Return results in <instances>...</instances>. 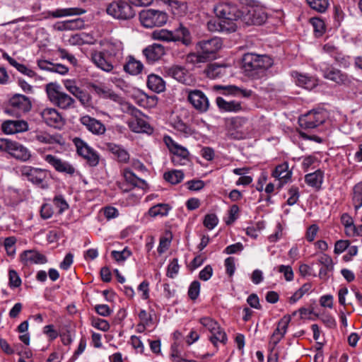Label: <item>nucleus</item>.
<instances>
[{"label":"nucleus","instance_id":"nucleus-18","mask_svg":"<svg viewBox=\"0 0 362 362\" xmlns=\"http://www.w3.org/2000/svg\"><path fill=\"white\" fill-rule=\"evenodd\" d=\"M14 158L25 162L28 160L31 154L30 151L17 141L10 140L7 152Z\"/></svg>","mask_w":362,"mask_h":362},{"label":"nucleus","instance_id":"nucleus-26","mask_svg":"<svg viewBox=\"0 0 362 362\" xmlns=\"http://www.w3.org/2000/svg\"><path fill=\"white\" fill-rule=\"evenodd\" d=\"M80 120L81 124L93 134H101L105 131V127L103 124H102L99 120H97L88 115L82 117Z\"/></svg>","mask_w":362,"mask_h":362},{"label":"nucleus","instance_id":"nucleus-12","mask_svg":"<svg viewBox=\"0 0 362 362\" xmlns=\"http://www.w3.org/2000/svg\"><path fill=\"white\" fill-rule=\"evenodd\" d=\"M74 143L77 153L86 160L90 166H96L99 163V156L88 144L80 138H75Z\"/></svg>","mask_w":362,"mask_h":362},{"label":"nucleus","instance_id":"nucleus-15","mask_svg":"<svg viewBox=\"0 0 362 362\" xmlns=\"http://www.w3.org/2000/svg\"><path fill=\"white\" fill-rule=\"evenodd\" d=\"M43 122L51 127L61 129L65 124V119L54 108H45L40 112Z\"/></svg>","mask_w":362,"mask_h":362},{"label":"nucleus","instance_id":"nucleus-64","mask_svg":"<svg viewBox=\"0 0 362 362\" xmlns=\"http://www.w3.org/2000/svg\"><path fill=\"white\" fill-rule=\"evenodd\" d=\"M288 193L289 194V197L287 200V204L292 206V205L295 204L298 200V198H299L298 188L297 187L292 186L289 189Z\"/></svg>","mask_w":362,"mask_h":362},{"label":"nucleus","instance_id":"nucleus-6","mask_svg":"<svg viewBox=\"0 0 362 362\" xmlns=\"http://www.w3.org/2000/svg\"><path fill=\"white\" fill-rule=\"evenodd\" d=\"M199 323L211 334L210 341L217 346L218 342L226 344L228 340L225 331L221 327L218 322L210 317H202L199 320Z\"/></svg>","mask_w":362,"mask_h":362},{"label":"nucleus","instance_id":"nucleus-24","mask_svg":"<svg viewBox=\"0 0 362 362\" xmlns=\"http://www.w3.org/2000/svg\"><path fill=\"white\" fill-rule=\"evenodd\" d=\"M21 260L25 265H28V264H42L47 262L46 256L35 250L23 252L21 255Z\"/></svg>","mask_w":362,"mask_h":362},{"label":"nucleus","instance_id":"nucleus-16","mask_svg":"<svg viewBox=\"0 0 362 362\" xmlns=\"http://www.w3.org/2000/svg\"><path fill=\"white\" fill-rule=\"evenodd\" d=\"M163 141L173 154L172 162L175 164H180V158L187 159L189 155V151L184 146L177 144L170 136H165Z\"/></svg>","mask_w":362,"mask_h":362},{"label":"nucleus","instance_id":"nucleus-34","mask_svg":"<svg viewBox=\"0 0 362 362\" xmlns=\"http://www.w3.org/2000/svg\"><path fill=\"white\" fill-rule=\"evenodd\" d=\"M291 172L288 170L287 163L278 165L272 173V176L278 178L283 183H286L291 177Z\"/></svg>","mask_w":362,"mask_h":362},{"label":"nucleus","instance_id":"nucleus-5","mask_svg":"<svg viewBox=\"0 0 362 362\" xmlns=\"http://www.w3.org/2000/svg\"><path fill=\"white\" fill-rule=\"evenodd\" d=\"M45 90L50 102L64 110L73 107L75 100L68 94L61 90V86L57 83H49L45 86Z\"/></svg>","mask_w":362,"mask_h":362},{"label":"nucleus","instance_id":"nucleus-48","mask_svg":"<svg viewBox=\"0 0 362 362\" xmlns=\"http://www.w3.org/2000/svg\"><path fill=\"white\" fill-rule=\"evenodd\" d=\"M310 23L313 27L315 36L321 37L325 32V22L319 18H312Z\"/></svg>","mask_w":362,"mask_h":362},{"label":"nucleus","instance_id":"nucleus-9","mask_svg":"<svg viewBox=\"0 0 362 362\" xmlns=\"http://www.w3.org/2000/svg\"><path fill=\"white\" fill-rule=\"evenodd\" d=\"M221 46L222 40L221 38L212 37L199 41L196 44L195 49L200 52L208 62L216 58V53L221 48Z\"/></svg>","mask_w":362,"mask_h":362},{"label":"nucleus","instance_id":"nucleus-21","mask_svg":"<svg viewBox=\"0 0 362 362\" xmlns=\"http://www.w3.org/2000/svg\"><path fill=\"white\" fill-rule=\"evenodd\" d=\"M28 129V124L25 120H6L1 124V130L6 134L23 132Z\"/></svg>","mask_w":362,"mask_h":362},{"label":"nucleus","instance_id":"nucleus-3","mask_svg":"<svg viewBox=\"0 0 362 362\" xmlns=\"http://www.w3.org/2000/svg\"><path fill=\"white\" fill-rule=\"evenodd\" d=\"M151 37L154 40L164 42H180L185 46H189L192 42L190 31L182 24H180V25L173 30L164 28L155 30L151 33Z\"/></svg>","mask_w":362,"mask_h":362},{"label":"nucleus","instance_id":"nucleus-52","mask_svg":"<svg viewBox=\"0 0 362 362\" xmlns=\"http://www.w3.org/2000/svg\"><path fill=\"white\" fill-rule=\"evenodd\" d=\"M16 240H17L14 236H10L5 238L4 245L8 256H13L15 254V245L16 243Z\"/></svg>","mask_w":362,"mask_h":362},{"label":"nucleus","instance_id":"nucleus-31","mask_svg":"<svg viewBox=\"0 0 362 362\" xmlns=\"http://www.w3.org/2000/svg\"><path fill=\"white\" fill-rule=\"evenodd\" d=\"M218 108L225 112H239L242 110L241 103L235 100L226 101L221 97L216 98Z\"/></svg>","mask_w":362,"mask_h":362},{"label":"nucleus","instance_id":"nucleus-54","mask_svg":"<svg viewBox=\"0 0 362 362\" xmlns=\"http://www.w3.org/2000/svg\"><path fill=\"white\" fill-rule=\"evenodd\" d=\"M218 223V219L216 214H209L204 216L203 221L204 226L209 230L214 228Z\"/></svg>","mask_w":362,"mask_h":362},{"label":"nucleus","instance_id":"nucleus-61","mask_svg":"<svg viewBox=\"0 0 362 362\" xmlns=\"http://www.w3.org/2000/svg\"><path fill=\"white\" fill-rule=\"evenodd\" d=\"M40 217L44 219L50 218L54 214V209L50 204H43L40 208Z\"/></svg>","mask_w":362,"mask_h":362},{"label":"nucleus","instance_id":"nucleus-13","mask_svg":"<svg viewBox=\"0 0 362 362\" xmlns=\"http://www.w3.org/2000/svg\"><path fill=\"white\" fill-rule=\"evenodd\" d=\"M187 100L199 112H206L209 108V101L206 95L200 90L187 91Z\"/></svg>","mask_w":362,"mask_h":362},{"label":"nucleus","instance_id":"nucleus-10","mask_svg":"<svg viewBox=\"0 0 362 362\" xmlns=\"http://www.w3.org/2000/svg\"><path fill=\"white\" fill-rule=\"evenodd\" d=\"M323 76L326 79L335 82L338 85L351 87L356 79L348 75L346 73L342 72L333 66H327L322 69Z\"/></svg>","mask_w":362,"mask_h":362},{"label":"nucleus","instance_id":"nucleus-27","mask_svg":"<svg viewBox=\"0 0 362 362\" xmlns=\"http://www.w3.org/2000/svg\"><path fill=\"white\" fill-rule=\"evenodd\" d=\"M213 89L215 90H222L223 94H230L233 95H241L245 98H250L252 91L251 90L243 89L235 86H221L216 85L214 86Z\"/></svg>","mask_w":362,"mask_h":362},{"label":"nucleus","instance_id":"nucleus-23","mask_svg":"<svg viewBox=\"0 0 362 362\" xmlns=\"http://www.w3.org/2000/svg\"><path fill=\"white\" fill-rule=\"evenodd\" d=\"M127 124L129 129L135 133H146L150 135L153 132V129L148 122L140 116L133 117L131 120H128Z\"/></svg>","mask_w":362,"mask_h":362},{"label":"nucleus","instance_id":"nucleus-39","mask_svg":"<svg viewBox=\"0 0 362 362\" xmlns=\"http://www.w3.org/2000/svg\"><path fill=\"white\" fill-rule=\"evenodd\" d=\"M207 29L211 32H222L226 33H233L229 29L224 27V23L223 19H211L207 22Z\"/></svg>","mask_w":362,"mask_h":362},{"label":"nucleus","instance_id":"nucleus-62","mask_svg":"<svg viewBox=\"0 0 362 362\" xmlns=\"http://www.w3.org/2000/svg\"><path fill=\"white\" fill-rule=\"evenodd\" d=\"M200 291V283L197 281H194L189 286L188 290V296L192 300H196Z\"/></svg>","mask_w":362,"mask_h":362},{"label":"nucleus","instance_id":"nucleus-55","mask_svg":"<svg viewBox=\"0 0 362 362\" xmlns=\"http://www.w3.org/2000/svg\"><path fill=\"white\" fill-rule=\"evenodd\" d=\"M333 58L340 66L344 68H348L351 64L350 57L344 54L339 51L334 55Z\"/></svg>","mask_w":362,"mask_h":362},{"label":"nucleus","instance_id":"nucleus-14","mask_svg":"<svg viewBox=\"0 0 362 362\" xmlns=\"http://www.w3.org/2000/svg\"><path fill=\"white\" fill-rule=\"evenodd\" d=\"M165 77H171L183 84H189L192 81L190 75L185 66L177 64L163 67Z\"/></svg>","mask_w":362,"mask_h":362},{"label":"nucleus","instance_id":"nucleus-11","mask_svg":"<svg viewBox=\"0 0 362 362\" xmlns=\"http://www.w3.org/2000/svg\"><path fill=\"white\" fill-rule=\"evenodd\" d=\"M325 121V117L322 112L313 110L302 115L298 119L300 127L304 129H315L322 124Z\"/></svg>","mask_w":362,"mask_h":362},{"label":"nucleus","instance_id":"nucleus-33","mask_svg":"<svg viewBox=\"0 0 362 362\" xmlns=\"http://www.w3.org/2000/svg\"><path fill=\"white\" fill-rule=\"evenodd\" d=\"M292 76L296 78V83L298 86L306 89H312L316 86V81L308 75L302 74L298 72H293Z\"/></svg>","mask_w":362,"mask_h":362},{"label":"nucleus","instance_id":"nucleus-44","mask_svg":"<svg viewBox=\"0 0 362 362\" xmlns=\"http://www.w3.org/2000/svg\"><path fill=\"white\" fill-rule=\"evenodd\" d=\"M83 21L80 18L64 22H59L54 25V28L58 30H64L68 29H76L81 28Z\"/></svg>","mask_w":362,"mask_h":362},{"label":"nucleus","instance_id":"nucleus-46","mask_svg":"<svg viewBox=\"0 0 362 362\" xmlns=\"http://www.w3.org/2000/svg\"><path fill=\"white\" fill-rule=\"evenodd\" d=\"M170 207L166 204H158L151 207L148 210V214L152 217L157 216H166L170 211Z\"/></svg>","mask_w":362,"mask_h":362},{"label":"nucleus","instance_id":"nucleus-41","mask_svg":"<svg viewBox=\"0 0 362 362\" xmlns=\"http://www.w3.org/2000/svg\"><path fill=\"white\" fill-rule=\"evenodd\" d=\"M163 178L172 185H177L183 180L184 173L180 170H172L165 173Z\"/></svg>","mask_w":362,"mask_h":362},{"label":"nucleus","instance_id":"nucleus-30","mask_svg":"<svg viewBox=\"0 0 362 362\" xmlns=\"http://www.w3.org/2000/svg\"><path fill=\"white\" fill-rule=\"evenodd\" d=\"M226 65L214 63L209 64L204 72L208 78L216 79L226 75Z\"/></svg>","mask_w":362,"mask_h":362},{"label":"nucleus","instance_id":"nucleus-36","mask_svg":"<svg viewBox=\"0 0 362 362\" xmlns=\"http://www.w3.org/2000/svg\"><path fill=\"white\" fill-rule=\"evenodd\" d=\"M144 68L142 63L134 57L129 56L127 63L124 65V70L131 75H138Z\"/></svg>","mask_w":362,"mask_h":362},{"label":"nucleus","instance_id":"nucleus-37","mask_svg":"<svg viewBox=\"0 0 362 362\" xmlns=\"http://www.w3.org/2000/svg\"><path fill=\"white\" fill-rule=\"evenodd\" d=\"M323 181V173L317 170L314 173L307 174L305 176V182L310 187L317 189H320Z\"/></svg>","mask_w":362,"mask_h":362},{"label":"nucleus","instance_id":"nucleus-22","mask_svg":"<svg viewBox=\"0 0 362 362\" xmlns=\"http://www.w3.org/2000/svg\"><path fill=\"white\" fill-rule=\"evenodd\" d=\"M135 16L132 6L126 1H118L115 7V18L129 20Z\"/></svg>","mask_w":362,"mask_h":362},{"label":"nucleus","instance_id":"nucleus-60","mask_svg":"<svg viewBox=\"0 0 362 362\" xmlns=\"http://www.w3.org/2000/svg\"><path fill=\"white\" fill-rule=\"evenodd\" d=\"M57 52L62 59H67L70 64L74 66L77 64L78 60L76 58L73 54H70L66 49L59 47Z\"/></svg>","mask_w":362,"mask_h":362},{"label":"nucleus","instance_id":"nucleus-19","mask_svg":"<svg viewBox=\"0 0 362 362\" xmlns=\"http://www.w3.org/2000/svg\"><path fill=\"white\" fill-rule=\"evenodd\" d=\"M93 63L102 70L109 72L113 69L111 54L107 51L95 52L92 54Z\"/></svg>","mask_w":362,"mask_h":362},{"label":"nucleus","instance_id":"nucleus-2","mask_svg":"<svg viewBox=\"0 0 362 362\" xmlns=\"http://www.w3.org/2000/svg\"><path fill=\"white\" fill-rule=\"evenodd\" d=\"M242 62L247 76L259 78L264 76L265 71L272 66L274 60L267 54L247 52L243 55Z\"/></svg>","mask_w":362,"mask_h":362},{"label":"nucleus","instance_id":"nucleus-51","mask_svg":"<svg viewBox=\"0 0 362 362\" xmlns=\"http://www.w3.org/2000/svg\"><path fill=\"white\" fill-rule=\"evenodd\" d=\"M186 62L192 64L206 62V58L199 51L190 52L186 56Z\"/></svg>","mask_w":362,"mask_h":362},{"label":"nucleus","instance_id":"nucleus-38","mask_svg":"<svg viewBox=\"0 0 362 362\" xmlns=\"http://www.w3.org/2000/svg\"><path fill=\"white\" fill-rule=\"evenodd\" d=\"M85 12L86 11L81 8H58L49 12V15L53 18H61L64 16L81 15Z\"/></svg>","mask_w":362,"mask_h":362},{"label":"nucleus","instance_id":"nucleus-45","mask_svg":"<svg viewBox=\"0 0 362 362\" xmlns=\"http://www.w3.org/2000/svg\"><path fill=\"white\" fill-rule=\"evenodd\" d=\"M115 159L119 163H127L130 160V155L121 146L115 145Z\"/></svg>","mask_w":362,"mask_h":362},{"label":"nucleus","instance_id":"nucleus-25","mask_svg":"<svg viewBox=\"0 0 362 362\" xmlns=\"http://www.w3.org/2000/svg\"><path fill=\"white\" fill-rule=\"evenodd\" d=\"M291 318L289 316H284L278 322L277 327L271 337V343L276 346L284 337L286 333Z\"/></svg>","mask_w":362,"mask_h":362},{"label":"nucleus","instance_id":"nucleus-42","mask_svg":"<svg viewBox=\"0 0 362 362\" xmlns=\"http://www.w3.org/2000/svg\"><path fill=\"white\" fill-rule=\"evenodd\" d=\"M352 202L356 211L362 206V181L353 187Z\"/></svg>","mask_w":362,"mask_h":362},{"label":"nucleus","instance_id":"nucleus-56","mask_svg":"<svg viewBox=\"0 0 362 362\" xmlns=\"http://www.w3.org/2000/svg\"><path fill=\"white\" fill-rule=\"evenodd\" d=\"M12 66L15 67L20 73L30 78H35L37 76V74L33 70L23 64L18 63L17 61Z\"/></svg>","mask_w":362,"mask_h":362},{"label":"nucleus","instance_id":"nucleus-49","mask_svg":"<svg viewBox=\"0 0 362 362\" xmlns=\"http://www.w3.org/2000/svg\"><path fill=\"white\" fill-rule=\"evenodd\" d=\"M132 252L129 247L125 246L122 250H115V261L122 263L132 256Z\"/></svg>","mask_w":362,"mask_h":362},{"label":"nucleus","instance_id":"nucleus-57","mask_svg":"<svg viewBox=\"0 0 362 362\" xmlns=\"http://www.w3.org/2000/svg\"><path fill=\"white\" fill-rule=\"evenodd\" d=\"M74 96L81 102L83 105L87 107L90 106L91 97L87 92L79 89L78 91L74 95Z\"/></svg>","mask_w":362,"mask_h":362},{"label":"nucleus","instance_id":"nucleus-29","mask_svg":"<svg viewBox=\"0 0 362 362\" xmlns=\"http://www.w3.org/2000/svg\"><path fill=\"white\" fill-rule=\"evenodd\" d=\"M122 176L126 182L130 184L133 187H139L145 189L148 187V184L144 180L139 178L132 171L127 168L123 170Z\"/></svg>","mask_w":362,"mask_h":362},{"label":"nucleus","instance_id":"nucleus-63","mask_svg":"<svg viewBox=\"0 0 362 362\" xmlns=\"http://www.w3.org/2000/svg\"><path fill=\"white\" fill-rule=\"evenodd\" d=\"M276 269L279 273L284 274L286 281H290L293 279V272L291 266L280 265L276 267Z\"/></svg>","mask_w":362,"mask_h":362},{"label":"nucleus","instance_id":"nucleus-53","mask_svg":"<svg viewBox=\"0 0 362 362\" xmlns=\"http://www.w3.org/2000/svg\"><path fill=\"white\" fill-rule=\"evenodd\" d=\"M179 270L180 265L178 264V259L177 258H174L168 266L166 275L169 278L174 279L178 274Z\"/></svg>","mask_w":362,"mask_h":362},{"label":"nucleus","instance_id":"nucleus-58","mask_svg":"<svg viewBox=\"0 0 362 362\" xmlns=\"http://www.w3.org/2000/svg\"><path fill=\"white\" fill-rule=\"evenodd\" d=\"M53 203L56 207L59 208V214H62L69 208V204L62 195H57L53 199Z\"/></svg>","mask_w":362,"mask_h":362},{"label":"nucleus","instance_id":"nucleus-32","mask_svg":"<svg viewBox=\"0 0 362 362\" xmlns=\"http://www.w3.org/2000/svg\"><path fill=\"white\" fill-rule=\"evenodd\" d=\"M115 103L118 104V108L123 112H126L132 117L141 116V112L129 103L122 100L117 94L115 93Z\"/></svg>","mask_w":362,"mask_h":362},{"label":"nucleus","instance_id":"nucleus-1","mask_svg":"<svg viewBox=\"0 0 362 362\" xmlns=\"http://www.w3.org/2000/svg\"><path fill=\"white\" fill-rule=\"evenodd\" d=\"M214 11L217 18L223 20L224 27L233 33L242 25H261L265 21V16L260 11L233 1L218 3Z\"/></svg>","mask_w":362,"mask_h":362},{"label":"nucleus","instance_id":"nucleus-50","mask_svg":"<svg viewBox=\"0 0 362 362\" xmlns=\"http://www.w3.org/2000/svg\"><path fill=\"white\" fill-rule=\"evenodd\" d=\"M22 284V280L17 273V272L14 269L8 270V285L11 288H18Z\"/></svg>","mask_w":362,"mask_h":362},{"label":"nucleus","instance_id":"nucleus-40","mask_svg":"<svg viewBox=\"0 0 362 362\" xmlns=\"http://www.w3.org/2000/svg\"><path fill=\"white\" fill-rule=\"evenodd\" d=\"M88 87L95 92L98 95L105 98H112L113 96L111 88L103 83H89Z\"/></svg>","mask_w":362,"mask_h":362},{"label":"nucleus","instance_id":"nucleus-20","mask_svg":"<svg viewBox=\"0 0 362 362\" xmlns=\"http://www.w3.org/2000/svg\"><path fill=\"white\" fill-rule=\"evenodd\" d=\"M142 52L146 57V62L149 64H153L161 59L165 54V49L162 45L153 43L144 48Z\"/></svg>","mask_w":362,"mask_h":362},{"label":"nucleus","instance_id":"nucleus-8","mask_svg":"<svg viewBox=\"0 0 362 362\" xmlns=\"http://www.w3.org/2000/svg\"><path fill=\"white\" fill-rule=\"evenodd\" d=\"M31 107L32 103L28 97L22 94H15L9 99L6 112L19 117L29 112Z\"/></svg>","mask_w":362,"mask_h":362},{"label":"nucleus","instance_id":"nucleus-43","mask_svg":"<svg viewBox=\"0 0 362 362\" xmlns=\"http://www.w3.org/2000/svg\"><path fill=\"white\" fill-rule=\"evenodd\" d=\"M172 126L175 130L184 134L185 136H190L194 133V131L179 117L173 122Z\"/></svg>","mask_w":362,"mask_h":362},{"label":"nucleus","instance_id":"nucleus-28","mask_svg":"<svg viewBox=\"0 0 362 362\" xmlns=\"http://www.w3.org/2000/svg\"><path fill=\"white\" fill-rule=\"evenodd\" d=\"M147 86L152 91L160 93L165 90V82L160 76L151 74L148 76Z\"/></svg>","mask_w":362,"mask_h":362},{"label":"nucleus","instance_id":"nucleus-35","mask_svg":"<svg viewBox=\"0 0 362 362\" xmlns=\"http://www.w3.org/2000/svg\"><path fill=\"white\" fill-rule=\"evenodd\" d=\"M35 140L41 144H61L62 136L59 134L51 135L46 132H37L35 136Z\"/></svg>","mask_w":362,"mask_h":362},{"label":"nucleus","instance_id":"nucleus-17","mask_svg":"<svg viewBox=\"0 0 362 362\" xmlns=\"http://www.w3.org/2000/svg\"><path fill=\"white\" fill-rule=\"evenodd\" d=\"M44 160L59 173L68 174L72 176L76 172V170L72 165L55 156L51 154L45 155L44 156Z\"/></svg>","mask_w":362,"mask_h":362},{"label":"nucleus","instance_id":"nucleus-4","mask_svg":"<svg viewBox=\"0 0 362 362\" xmlns=\"http://www.w3.org/2000/svg\"><path fill=\"white\" fill-rule=\"evenodd\" d=\"M18 172L23 179L40 189H47L49 187L51 173L46 169L22 165L18 168Z\"/></svg>","mask_w":362,"mask_h":362},{"label":"nucleus","instance_id":"nucleus-7","mask_svg":"<svg viewBox=\"0 0 362 362\" xmlns=\"http://www.w3.org/2000/svg\"><path fill=\"white\" fill-rule=\"evenodd\" d=\"M139 20L141 25L145 28L160 27L167 23L168 15L157 10H144L139 13Z\"/></svg>","mask_w":362,"mask_h":362},{"label":"nucleus","instance_id":"nucleus-59","mask_svg":"<svg viewBox=\"0 0 362 362\" xmlns=\"http://www.w3.org/2000/svg\"><path fill=\"white\" fill-rule=\"evenodd\" d=\"M239 125H240V119L233 118L229 121V122L228 124V127L229 128L228 136L230 138L235 139H239L241 138V136L239 135L238 132H236L235 134L233 132H230L231 129L237 128V127H238Z\"/></svg>","mask_w":362,"mask_h":362},{"label":"nucleus","instance_id":"nucleus-47","mask_svg":"<svg viewBox=\"0 0 362 362\" xmlns=\"http://www.w3.org/2000/svg\"><path fill=\"white\" fill-rule=\"evenodd\" d=\"M306 1L312 9L319 13L325 12L329 5V0H306Z\"/></svg>","mask_w":362,"mask_h":362}]
</instances>
